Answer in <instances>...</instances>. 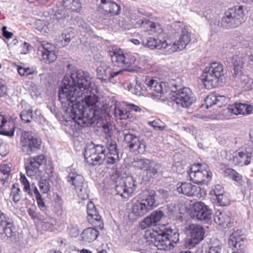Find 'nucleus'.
I'll return each instance as SVG.
<instances>
[{
	"label": "nucleus",
	"mask_w": 253,
	"mask_h": 253,
	"mask_svg": "<svg viewBox=\"0 0 253 253\" xmlns=\"http://www.w3.org/2000/svg\"><path fill=\"white\" fill-rule=\"evenodd\" d=\"M164 212L160 210L153 211L150 215L145 217L140 223L139 227L141 229L156 225L164 216Z\"/></svg>",
	"instance_id": "nucleus-26"
},
{
	"label": "nucleus",
	"mask_w": 253,
	"mask_h": 253,
	"mask_svg": "<svg viewBox=\"0 0 253 253\" xmlns=\"http://www.w3.org/2000/svg\"><path fill=\"white\" fill-rule=\"evenodd\" d=\"M61 38L64 40V45L67 44L71 40V35L69 33H62L61 35Z\"/></svg>",
	"instance_id": "nucleus-60"
},
{
	"label": "nucleus",
	"mask_w": 253,
	"mask_h": 253,
	"mask_svg": "<svg viewBox=\"0 0 253 253\" xmlns=\"http://www.w3.org/2000/svg\"><path fill=\"white\" fill-rule=\"evenodd\" d=\"M119 161V154H109L105 153V158L103 163L108 165L116 164Z\"/></svg>",
	"instance_id": "nucleus-41"
},
{
	"label": "nucleus",
	"mask_w": 253,
	"mask_h": 253,
	"mask_svg": "<svg viewBox=\"0 0 253 253\" xmlns=\"http://www.w3.org/2000/svg\"><path fill=\"white\" fill-rule=\"evenodd\" d=\"M37 202V204L39 208L42 211L46 209V205L44 199L42 197V196L36 197Z\"/></svg>",
	"instance_id": "nucleus-55"
},
{
	"label": "nucleus",
	"mask_w": 253,
	"mask_h": 253,
	"mask_svg": "<svg viewBox=\"0 0 253 253\" xmlns=\"http://www.w3.org/2000/svg\"><path fill=\"white\" fill-rule=\"evenodd\" d=\"M210 26L212 30L216 31L218 27H221V21L220 22L218 19H213L210 23ZM222 27H223L222 26Z\"/></svg>",
	"instance_id": "nucleus-56"
},
{
	"label": "nucleus",
	"mask_w": 253,
	"mask_h": 253,
	"mask_svg": "<svg viewBox=\"0 0 253 253\" xmlns=\"http://www.w3.org/2000/svg\"><path fill=\"white\" fill-rule=\"evenodd\" d=\"M171 85L170 98L179 109L188 108L196 101L195 95L189 88L183 86L180 80L173 81Z\"/></svg>",
	"instance_id": "nucleus-6"
},
{
	"label": "nucleus",
	"mask_w": 253,
	"mask_h": 253,
	"mask_svg": "<svg viewBox=\"0 0 253 253\" xmlns=\"http://www.w3.org/2000/svg\"><path fill=\"white\" fill-rule=\"evenodd\" d=\"M156 229L147 230L145 234L146 239L153 243L161 250H169L179 241V234L169 227L162 226Z\"/></svg>",
	"instance_id": "nucleus-3"
},
{
	"label": "nucleus",
	"mask_w": 253,
	"mask_h": 253,
	"mask_svg": "<svg viewBox=\"0 0 253 253\" xmlns=\"http://www.w3.org/2000/svg\"><path fill=\"white\" fill-rule=\"evenodd\" d=\"M106 148L101 144L95 145L93 142L84 149V157L86 162L93 166L102 164L105 158Z\"/></svg>",
	"instance_id": "nucleus-13"
},
{
	"label": "nucleus",
	"mask_w": 253,
	"mask_h": 253,
	"mask_svg": "<svg viewBox=\"0 0 253 253\" xmlns=\"http://www.w3.org/2000/svg\"><path fill=\"white\" fill-rule=\"evenodd\" d=\"M189 231L190 238L186 242V246L190 249L204 239L205 230L201 225L192 224L189 226Z\"/></svg>",
	"instance_id": "nucleus-20"
},
{
	"label": "nucleus",
	"mask_w": 253,
	"mask_h": 253,
	"mask_svg": "<svg viewBox=\"0 0 253 253\" xmlns=\"http://www.w3.org/2000/svg\"><path fill=\"white\" fill-rule=\"evenodd\" d=\"M109 154H119L117 146L115 142H111L108 148Z\"/></svg>",
	"instance_id": "nucleus-54"
},
{
	"label": "nucleus",
	"mask_w": 253,
	"mask_h": 253,
	"mask_svg": "<svg viewBox=\"0 0 253 253\" xmlns=\"http://www.w3.org/2000/svg\"><path fill=\"white\" fill-rule=\"evenodd\" d=\"M101 8L110 16L117 15L119 13L121 7L112 0H101Z\"/></svg>",
	"instance_id": "nucleus-31"
},
{
	"label": "nucleus",
	"mask_w": 253,
	"mask_h": 253,
	"mask_svg": "<svg viewBox=\"0 0 253 253\" xmlns=\"http://www.w3.org/2000/svg\"><path fill=\"white\" fill-rule=\"evenodd\" d=\"M216 99V94H211L207 96L204 100L206 105V107L209 108L212 105H215Z\"/></svg>",
	"instance_id": "nucleus-49"
},
{
	"label": "nucleus",
	"mask_w": 253,
	"mask_h": 253,
	"mask_svg": "<svg viewBox=\"0 0 253 253\" xmlns=\"http://www.w3.org/2000/svg\"><path fill=\"white\" fill-rule=\"evenodd\" d=\"M161 165L160 164L151 160L145 170L147 180L156 177L158 173L161 172Z\"/></svg>",
	"instance_id": "nucleus-33"
},
{
	"label": "nucleus",
	"mask_w": 253,
	"mask_h": 253,
	"mask_svg": "<svg viewBox=\"0 0 253 253\" xmlns=\"http://www.w3.org/2000/svg\"><path fill=\"white\" fill-rule=\"evenodd\" d=\"M162 123L159 120H155L153 121L149 122L148 124L152 127H154L156 130H163L166 128L165 126H162L161 124Z\"/></svg>",
	"instance_id": "nucleus-50"
},
{
	"label": "nucleus",
	"mask_w": 253,
	"mask_h": 253,
	"mask_svg": "<svg viewBox=\"0 0 253 253\" xmlns=\"http://www.w3.org/2000/svg\"><path fill=\"white\" fill-rule=\"evenodd\" d=\"M67 232L71 237H76L79 235L80 231L77 225L71 224L67 228Z\"/></svg>",
	"instance_id": "nucleus-47"
},
{
	"label": "nucleus",
	"mask_w": 253,
	"mask_h": 253,
	"mask_svg": "<svg viewBox=\"0 0 253 253\" xmlns=\"http://www.w3.org/2000/svg\"><path fill=\"white\" fill-rule=\"evenodd\" d=\"M213 218L216 224L221 225L224 228L231 227L233 222L231 214L228 211H217L215 212Z\"/></svg>",
	"instance_id": "nucleus-25"
},
{
	"label": "nucleus",
	"mask_w": 253,
	"mask_h": 253,
	"mask_svg": "<svg viewBox=\"0 0 253 253\" xmlns=\"http://www.w3.org/2000/svg\"><path fill=\"white\" fill-rule=\"evenodd\" d=\"M42 141L41 138L30 131H25L21 135L20 148L24 155H31L41 149Z\"/></svg>",
	"instance_id": "nucleus-11"
},
{
	"label": "nucleus",
	"mask_w": 253,
	"mask_h": 253,
	"mask_svg": "<svg viewBox=\"0 0 253 253\" xmlns=\"http://www.w3.org/2000/svg\"><path fill=\"white\" fill-rule=\"evenodd\" d=\"M177 191L179 194H182L187 196H201L200 187L193 185L191 183L184 182L177 188Z\"/></svg>",
	"instance_id": "nucleus-27"
},
{
	"label": "nucleus",
	"mask_w": 253,
	"mask_h": 253,
	"mask_svg": "<svg viewBox=\"0 0 253 253\" xmlns=\"http://www.w3.org/2000/svg\"><path fill=\"white\" fill-rule=\"evenodd\" d=\"M190 41V33L189 32L188 27L186 26H183L178 40L175 42L171 46L172 51L176 52L183 50Z\"/></svg>",
	"instance_id": "nucleus-24"
},
{
	"label": "nucleus",
	"mask_w": 253,
	"mask_h": 253,
	"mask_svg": "<svg viewBox=\"0 0 253 253\" xmlns=\"http://www.w3.org/2000/svg\"><path fill=\"white\" fill-rule=\"evenodd\" d=\"M66 179L70 185L74 186L78 196L81 199H85L88 197L87 186L83 175L76 171H72L69 172Z\"/></svg>",
	"instance_id": "nucleus-15"
},
{
	"label": "nucleus",
	"mask_w": 253,
	"mask_h": 253,
	"mask_svg": "<svg viewBox=\"0 0 253 253\" xmlns=\"http://www.w3.org/2000/svg\"><path fill=\"white\" fill-rule=\"evenodd\" d=\"M39 187L43 193H47L50 189L49 180L47 179L41 180L39 182Z\"/></svg>",
	"instance_id": "nucleus-45"
},
{
	"label": "nucleus",
	"mask_w": 253,
	"mask_h": 253,
	"mask_svg": "<svg viewBox=\"0 0 253 253\" xmlns=\"http://www.w3.org/2000/svg\"><path fill=\"white\" fill-rule=\"evenodd\" d=\"M234 80L238 83V85L245 90L250 89L253 88V79L248 75L243 74L242 71L240 73H233Z\"/></svg>",
	"instance_id": "nucleus-28"
},
{
	"label": "nucleus",
	"mask_w": 253,
	"mask_h": 253,
	"mask_svg": "<svg viewBox=\"0 0 253 253\" xmlns=\"http://www.w3.org/2000/svg\"><path fill=\"white\" fill-rule=\"evenodd\" d=\"M215 193L217 194V197H216L217 203L220 206H225L229 204V200L225 195L223 194H221V193H218L216 191Z\"/></svg>",
	"instance_id": "nucleus-48"
},
{
	"label": "nucleus",
	"mask_w": 253,
	"mask_h": 253,
	"mask_svg": "<svg viewBox=\"0 0 253 253\" xmlns=\"http://www.w3.org/2000/svg\"><path fill=\"white\" fill-rule=\"evenodd\" d=\"M53 225V223H52L51 221H44L43 223H42V227L43 228L46 229H48L49 228H50L51 227H52Z\"/></svg>",
	"instance_id": "nucleus-64"
},
{
	"label": "nucleus",
	"mask_w": 253,
	"mask_h": 253,
	"mask_svg": "<svg viewBox=\"0 0 253 253\" xmlns=\"http://www.w3.org/2000/svg\"><path fill=\"white\" fill-rule=\"evenodd\" d=\"M46 163L43 155H40L28 158L26 164V170L28 176H39L41 174L40 167Z\"/></svg>",
	"instance_id": "nucleus-17"
},
{
	"label": "nucleus",
	"mask_w": 253,
	"mask_h": 253,
	"mask_svg": "<svg viewBox=\"0 0 253 253\" xmlns=\"http://www.w3.org/2000/svg\"><path fill=\"white\" fill-rule=\"evenodd\" d=\"M221 246L220 245L211 246L207 253H220Z\"/></svg>",
	"instance_id": "nucleus-57"
},
{
	"label": "nucleus",
	"mask_w": 253,
	"mask_h": 253,
	"mask_svg": "<svg viewBox=\"0 0 253 253\" xmlns=\"http://www.w3.org/2000/svg\"><path fill=\"white\" fill-rule=\"evenodd\" d=\"M182 129L187 132L191 133L193 135L195 136V138H196L197 135L199 133V130L193 126H191L187 127L183 126Z\"/></svg>",
	"instance_id": "nucleus-53"
},
{
	"label": "nucleus",
	"mask_w": 253,
	"mask_h": 253,
	"mask_svg": "<svg viewBox=\"0 0 253 253\" xmlns=\"http://www.w3.org/2000/svg\"><path fill=\"white\" fill-rule=\"evenodd\" d=\"M28 213L33 219H41L39 214L37 213L35 210L30 208L28 210Z\"/></svg>",
	"instance_id": "nucleus-58"
},
{
	"label": "nucleus",
	"mask_w": 253,
	"mask_h": 253,
	"mask_svg": "<svg viewBox=\"0 0 253 253\" xmlns=\"http://www.w3.org/2000/svg\"><path fill=\"white\" fill-rule=\"evenodd\" d=\"M11 171V168L8 164H3L0 165V174H2L4 177L2 179L6 181L8 178Z\"/></svg>",
	"instance_id": "nucleus-44"
},
{
	"label": "nucleus",
	"mask_w": 253,
	"mask_h": 253,
	"mask_svg": "<svg viewBox=\"0 0 253 253\" xmlns=\"http://www.w3.org/2000/svg\"><path fill=\"white\" fill-rule=\"evenodd\" d=\"M0 134L12 137L15 131V126L13 121L7 120L3 116L0 115Z\"/></svg>",
	"instance_id": "nucleus-29"
},
{
	"label": "nucleus",
	"mask_w": 253,
	"mask_h": 253,
	"mask_svg": "<svg viewBox=\"0 0 253 253\" xmlns=\"http://www.w3.org/2000/svg\"><path fill=\"white\" fill-rule=\"evenodd\" d=\"M12 221H13L12 219L7 214L1 212L0 216V227L4 226V224L9 223V225H11L10 222Z\"/></svg>",
	"instance_id": "nucleus-51"
},
{
	"label": "nucleus",
	"mask_w": 253,
	"mask_h": 253,
	"mask_svg": "<svg viewBox=\"0 0 253 253\" xmlns=\"http://www.w3.org/2000/svg\"><path fill=\"white\" fill-rule=\"evenodd\" d=\"M151 161L150 159L146 158L139 159L137 158L134 159V161L132 162V165L134 167L139 169L145 171Z\"/></svg>",
	"instance_id": "nucleus-36"
},
{
	"label": "nucleus",
	"mask_w": 253,
	"mask_h": 253,
	"mask_svg": "<svg viewBox=\"0 0 253 253\" xmlns=\"http://www.w3.org/2000/svg\"><path fill=\"white\" fill-rule=\"evenodd\" d=\"M114 114L120 120L126 119L129 116V113L126 110L117 107L115 108Z\"/></svg>",
	"instance_id": "nucleus-42"
},
{
	"label": "nucleus",
	"mask_w": 253,
	"mask_h": 253,
	"mask_svg": "<svg viewBox=\"0 0 253 253\" xmlns=\"http://www.w3.org/2000/svg\"><path fill=\"white\" fill-rule=\"evenodd\" d=\"M227 109L228 113L234 115H244L251 113L253 110V108L247 104L235 103L233 104L228 105L227 107Z\"/></svg>",
	"instance_id": "nucleus-30"
},
{
	"label": "nucleus",
	"mask_w": 253,
	"mask_h": 253,
	"mask_svg": "<svg viewBox=\"0 0 253 253\" xmlns=\"http://www.w3.org/2000/svg\"><path fill=\"white\" fill-rule=\"evenodd\" d=\"M98 92L87 72L82 70L67 73L58 91L59 100L70 117L81 126L95 123L99 110Z\"/></svg>",
	"instance_id": "nucleus-1"
},
{
	"label": "nucleus",
	"mask_w": 253,
	"mask_h": 253,
	"mask_svg": "<svg viewBox=\"0 0 253 253\" xmlns=\"http://www.w3.org/2000/svg\"><path fill=\"white\" fill-rule=\"evenodd\" d=\"M96 71L97 78L100 81L101 84H107L110 83L115 84L118 82L120 76L122 75L125 70H117L112 68L109 63L101 61L97 66Z\"/></svg>",
	"instance_id": "nucleus-10"
},
{
	"label": "nucleus",
	"mask_w": 253,
	"mask_h": 253,
	"mask_svg": "<svg viewBox=\"0 0 253 253\" xmlns=\"http://www.w3.org/2000/svg\"><path fill=\"white\" fill-rule=\"evenodd\" d=\"M168 214L169 218L176 219L179 217V212L175 205H169L168 206Z\"/></svg>",
	"instance_id": "nucleus-43"
},
{
	"label": "nucleus",
	"mask_w": 253,
	"mask_h": 253,
	"mask_svg": "<svg viewBox=\"0 0 253 253\" xmlns=\"http://www.w3.org/2000/svg\"><path fill=\"white\" fill-rule=\"evenodd\" d=\"M99 232L94 228H87L85 229L82 233V240L90 243L95 240L98 237Z\"/></svg>",
	"instance_id": "nucleus-35"
},
{
	"label": "nucleus",
	"mask_w": 253,
	"mask_h": 253,
	"mask_svg": "<svg viewBox=\"0 0 253 253\" xmlns=\"http://www.w3.org/2000/svg\"><path fill=\"white\" fill-rule=\"evenodd\" d=\"M55 47L50 43L42 42L38 46L37 53L42 56V60L45 63L50 64L57 58L54 51Z\"/></svg>",
	"instance_id": "nucleus-21"
},
{
	"label": "nucleus",
	"mask_w": 253,
	"mask_h": 253,
	"mask_svg": "<svg viewBox=\"0 0 253 253\" xmlns=\"http://www.w3.org/2000/svg\"><path fill=\"white\" fill-rule=\"evenodd\" d=\"M23 48L21 51L22 54H26L28 52L30 49L31 48L30 44L26 42H25L22 45Z\"/></svg>",
	"instance_id": "nucleus-59"
},
{
	"label": "nucleus",
	"mask_w": 253,
	"mask_h": 253,
	"mask_svg": "<svg viewBox=\"0 0 253 253\" xmlns=\"http://www.w3.org/2000/svg\"><path fill=\"white\" fill-rule=\"evenodd\" d=\"M135 27H141L145 31L154 34L156 37H149L142 41V43L151 49H165L168 47L169 44L166 39V34L164 33L163 29L158 23L151 21L146 18H140L135 24Z\"/></svg>",
	"instance_id": "nucleus-2"
},
{
	"label": "nucleus",
	"mask_w": 253,
	"mask_h": 253,
	"mask_svg": "<svg viewBox=\"0 0 253 253\" xmlns=\"http://www.w3.org/2000/svg\"><path fill=\"white\" fill-rule=\"evenodd\" d=\"M224 172L225 176H230L234 180L238 183L242 184L243 182L242 176L235 170L232 169L228 168L225 169Z\"/></svg>",
	"instance_id": "nucleus-39"
},
{
	"label": "nucleus",
	"mask_w": 253,
	"mask_h": 253,
	"mask_svg": "<svg viewBox=\"0 0 253 253\" xmlns=\"http://www.w3.org/2000/svg\"><path fill=\"white\" fill-rule=\"evenodd\" d=\"M124 142L127 144L130 150L136 151L139 154H144L146 151V144L143 139L133 134L129 130H123Z\"/></svg>",
	"instance_id": "nucleus-14"
},
{
	"label": "nucleus",
	"mask_w": 253,
	"mask_h": 253,
	"mask_svg": "<svg viewBox=\"0 0 253 253\" xmlns=\"http://www.w3.org/2000/svg\"><path fill=\"white\" fill-rule=\"evenodd\" d=\"M32 113L33 110L31 109L23 111L20 115L21 120L25 123L31 122L33 118Z\"/></svg>",
	"instance_id": "nucleus-46"
},
{
	"label": "nucleus",
	"mask_w": 253,
	"mask_h": 253,
	"mask_svg": "<svg viewBox=\"0 0 253 253\" xmlns=\"http://www.w3.org/2000/svg\"><path fill=\"white\" fill-rule=\"evenodd\" d=\"M187 173L190 180L197 184L207 185L211 179L212 172L206 164H194L189 168Z\"/></svg>",
	"instance_id": "nucleus-9"
},
{
	"label": "nucleus",
	"mask_w": 253,
	"mask_h": 253,
	"mask_svg": "<svg viewBox=\"0 0 253 253\" xmlns=\"http://www.w3.org/2000/svg\"><path fill=\"white\" fill-rule=\"evenodd\" d=\"M243 6H235L229 8L221 20V26L226 28H234L240 25L244 21Z\"/></svg>",
	"instance_id": "nucleus-12"
},
{
	"label": "nucleus",
	"mask_w": 253,
	"mask_h": 253,
	"mask_svg": "<svg viewBox=\"0 0 253 253\" xmlns=\"http://www.w3.org/2000/svg\"><path fill=\"white\" fill-rule=\"evenodd\" d=\"M62 6L64 9L58 10L56 12L61 15L57 17L58 21L63 20L66 23H70L77 25L82 27L86 32L90 31L91 27L85 23L82 19L73 14V12H79L82 9V4L79 0H64L62 1Z\"/></svg>",
	"instance_id": "nucleus-4"
},
{
	"label": "nucleus",
	"mask_w": 253,
	"mask_h": 253,
	"mask_svg": "<svg viewBox=\"0 0 253 253\" xmlns=\"http://www.w3.org/2000/svg\"><path fill=\"white\" fill-rule=\"evenodd\" d=\"M253 161V148L246 147L242 151L234 154L232 158V162L235 165L240 167L247 166Z\"/></svg>",
	"instance_id": "nucleus-22"
},
{
	"label": "nucleus",
	"mask_w": 253,
	"mask_h": 253,
	"mask_svg": "<svg viewBox=\"0 0 253 253\" xmlns=\"http://www.w3.org/2000/svg\"><path fill=\"white\" fill-rule=\"evenodd\" d=\"M245 235L241 229H234L228 240L232 253H245Z\"/></svg>",
	"instance_id": "nucleus-16"
},
{
	"label": "nucleus",
	"mask_w": 253,
	"mask_h": 253,
	"mask_svg": "<svg viewBox=\"0 0 253 253\" xmlns=\"http://www.w3.org/2000/svg\"><path fill=\"white\" fill-rule=\"evenodd\" d=\"M158 205L156 192L153 190H146L140 200L133 203L132 212L136 216L141 217Z\"/></svg>",
	"instance_id": "nucleus-8"
},
{
	"label": "nucleus",
	"mask_w": 253,
	"mask_h": 253,
	"mask_svg": "<svg viewBox=\"0 0 253 253\" xmlns=\"http://www.w3.org/2000/svg\"><path fill=\"white\" fill-rule=\"evenodd\" d=\"M9 223L4 224V226L0 227V234H5V236L9 239L11 242H15L16 240V232L14 230L15 228L14 227L13 222L12 221Z\"/></svg>",
	"instance_id": "nucleus-34"
},
{
	"label": "nucleus",
	"mask_w": 253,
	"mask_h": 253,
	"mask_svg": "<svg viewBox=\"0 0 253 253\" xmlns=\"http://www.w3.org/2000/svg\"><path fill=\"white\" fill-rule=\"evenodd\" d=\"M202 80L208 88L222 85L225 81L223 65L218 62H212L206 67L201 75Z\"/></svg>",
	"instance_id": "nucleus-7"
},
{
	"label": "nucleus",
	"mask_w": 253,
	"mask_h": 253,
	"mask_svg": "<svg viewBox=\"0 0 253 253\" xmlns=\"http://www.w3.org/2000/svg\"><path fill=\"white\" fill-rule=\"evenodd\" d=\"M7 87L3 84L0 82V97H3L6 93Z\"/></svg>",
	"instance_id": "nucleus-61"
},
{
	"label": "nucleus",
	"mask_w": 253,
	"mask_h": 253,
	"mask_svg": "<svg viewBox=\"0 0 253 253\" xmlns=\"http://www.w3.org/2000/svg\"><path fill=\"white\" fill-rule=\"evenodd\" d=\"M111 180L114 181L113 186L116 195H120L124 198H127L129 197L126 190L124 180L120 177L116 178L115 176L111 177Z\"/></svg>",
	"instance_id": "nucleus-32"
},
{
	"label": "nucleus",
	"mask_w": 253,
	"mask_h": 253,
	"mask_svg": "<svg viewBox=\"0 0 253 253\" xmlns=\"http://www.w3.org/2000/svg\"><path fill=\"white\" fill-rule=\"evenodd\" d=\"M128 106L131 111H134L136 112H140L142 110L140 107L135 105L133 104H129Z\"/></svg>",
	"instance_id": "nucleus-63"
},
{
	"label": "nucleus",
	"mask_w": 253,
	"mask_h": 253,
	"mask_svg": "<svg viewBox=\"0 0 253 253\" xmlns=\"http://www.w3.org/2000/svg\"><path fill=\"white\" fill-rule=\"evenodd\" d=\"M124 183L129 196H131L136 188L135 180L132 177H128L124 180Z\"/></svg>",
	"instance_id": "nucleus-37"
},
{
	"label": "nucleus",
	"mask_w": 253,
	"mask_h": 253,
	"mask_svg": "<svg viewBox=\"0 0 253 253\" xmlns=\"http://www.w3.org/2000/svg\"><path fill=\"white\" fill-rule=\"evenodd\" d=\"M216 102L215 105L218 107H221L222 105H224L227 103L228 98L223 95H216Z\"/></svg>",
	"instance_id": "nucleus-52"
},
{
	"label": "nucleus",
	"mask_w": 253,
	"mask_h": 253,
	"mask_svg": "<svg viewBox=\"0 0 253 253\" xmlns=\"http://www.w3.org/2000/svg\"><path fill=\"white\" fill-rule=\"evenodd\" d=\"M110 55L112 62L118 66L130 67L135 64L136 57L131 54H124L121 51H110Z\"/></svg>",
	"instance_id": "nucleus-19"
},
{
	"label": "nucleus",
	"mask_w": 253,
	"mask_h": 253,
	"mask_svg": "<svg viewBox=\"0 0 253 253\" xmlns=\"http://www.w3.org/2000/svg\"><path fill=\"white\" fill-rule=\"evenodd\" d=\"M87 213L91 218L99 221L101 219V216L99 214L94 204L92 202H89L87 205Z\"/></svg>",
	"instance_id": "nucleus-38"
},
{
	"label": "nucleus",
	"mask_w": 253,
	"mask_h": 253,
	"mask_svg": "<svg viewBox=\"0 0 253 253\" xmlns=\"http://www.w3.org/2000/svg\"><path fill=\"white\" fill-rule=\"evenodd\" d=\"M218 193H221V194H223V189L220 185H216L215 187V188L212 191L213 194H214L216 197H217V194L215 193L216 191Z\"/></svg>",
	"instance_id": "nucleus-62"
},
{
	"label": "nucleus",
	"mask_w": 253,
	"mask_h": 253,
	"mask_svg": "<svg viewBox=\"0 0 253 253\" xmlns=\"http://www.w3.org/2000/svg\"><path fill=\"white\" fill-rule=\"evenodd\" d=\"M193 216L197 220L204 223L211 221L212 217L211 210L205 203L202 202H197L194 203Z\"/></svg>",
	"instance_id": "nucleus-18"
},
{
	"label": "nucleus",
	"mask_w": 253,
	"mask_h": 253,
	"mask_svg": "<svg viewBox=\"0 0 253 253\" xmlns=\"http://www.w3.org/2000/svg\"><path fill=\"white\" fill-rule=\"evenodd\" d=\"M136 85L130 91L136 95H140L143 91L149 92L151 97L160 99L165 92L163 88L164 83H159L153 77L146 75H138L135 79Z\"/></svg>",
	"instance_id": "nucleus-5"
},
{
	"label": "nucleus",
	"mask_w": 253,
	"mask_h": 253,
	"mask_svg": "<svg viewBox=\"0 0 253 253\" xmlns=\"http://www.w3.org/2000/svg\"><path fill=\"white\" fill-rule=\"evenodd\" d=\"M248 60L249 65H253V54L249 56L245 55L243 54H234L229 58L227 62L229 64L233 66V73H240L241 69L245 62Z\"/></svg>",
	"instance_id": "nucleus-23"
},
{
	"label": "nucleus",
	"mask_w": 253,
	"mask_h": 253,
	"mask_svg": "<svg viewBox=\"0 0 253 253\" xmlns=\"http://www.w3.org/2000/svg\"><path fill=\"white\" fill-rule=\"evenodd\" d=\"M10 196L15 203L19 202L21 198V190L18 184H14L11 188Z\"/></svg>",
	"instance_id": "nucleus-40"
}]
</instances>
